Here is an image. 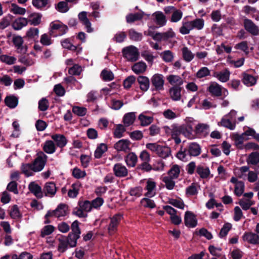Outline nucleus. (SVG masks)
Returning <instances> with one entry per match:
<instances>
[{
	"label": "nucleus",
	"mask_w": 259,
	"mask_h": 259,
	"mask_svg": "<svg viewBox=\"0 0 259 259\" xmlns=\"http://www.w3.org/2000/svg\"><path fill=\"white\" fill-rule=\"evenodd\" d=\"M78 208H76L73 211V213L79 218H86L87 213L92 209L91 202L89 201H82L78 203Z\"/></svg>",
	"instance_id": "f257e3e1"
},
{
	"label": "nucleus",
	"mask_w": 259,
	"mask_h": 259,
	"mask_svg": "<svg viewBox=\"0 0 259 259\" xmlns=\"http://www.w3.org/2000/svg\"><path fill=\"white\" fill-rule=\"evenodd\" d=\"M122 53L123 56L128 61H136L138 59L139 57V53L138 49L133 46H131L123 49Z\"/></svg>",
	"instance_id": "f03ea898"
},
{
	"label": "nucleus",
	"mask_w": 259,
	"mask_h": 259,
	"mask_svg": "<svg viewBox=\"0 0 259 259\" xmlns=\"http://www.w3.org/2000/svg\"><path fill=\"white\" fill-rule=\"evenodd\" d=\"M47 159V156L45 154L41 153L39 154L33 163L31 164L33 171L38 172L42 170L46 164Z\"/></svg>",
	"instance_id": "7ed1b4c3"
},
{
	"label": "nucleus",
	"mask_w": 259,
	"mask_h": 259,
	"mask_svg": "<svg viewBox=\"0 0 259 259\" xmlns=\"http://www.w3.org/2000/svg\"><path fill=\"white\" fill-rule=\"evenodd\" d=\"M67 207L65 204H60L57 208L53 211H49L45 215L46 219L51 217L60 218L64 217L67 214Z\"/></svg>",
	"instance_id": "20e7f679"
},
{
	"label": "nucleus",
	"mask_w": 259,
	"mask_h": 259,
	"mask_svg": "<svg viewBox=\"0 0 259 259\" xmlns=\"http://www.w3.org/2000/svg\"><path fill=\"white\" fill-rule=\"evenodd\" d=\"M151 81L155 90L162 91L164 89V80L162 74L158 73L154 74L151 78Z\"/></svg>",
	"instance_id": "39448f33"
},
{
	"label": "nucleus",
	"mask_w": 259,
	"mask_h": 259,
	"mask_svg": "<svg viewBox=\"0 0 259 259\" xmlns=\"http://www.w3.org/2000/svg\"><path fill=\"white\" fill-rule=\"evenodd\" d=\"M121 219L122 215L119 214H116L111 218L108 227V233L110 235H112L117 230V226Z\"/></svg>",
	"instance_id": "423d86ee"
},
{
	"label": "nucleus",
	"mask_w": 259,
	"mask_h": 259,
	"mask_svg": "<svg viewBox=\"0 0 259 259\" xmlns=\"http://www.w3.org/2000/svg\"><path fill=\"white\" fill-rule=\"evenodd\" d=\"M184 222L186 226L191 228L195 227L197 224V220L195 215L189 211L185 212Z\"/></svg>",
	"instance_id": "0eeeda50"
},
{
	"label": "nucleus",
	"mask_w": 259,
	"mask_h": 259,
	"mask_svg": "<svg viewBox=\"0 0 259 259\" xmlns=\"http://www.w3.org/2000/svg\"><path fill=\"white\" fill-rule=\"evenodd\" d=\"M153 21L159 27L164 26L166 23V19L165 16L161 11H156L152 15Z\"/></svg>",
	"instance_id": "6e6552de"
},
{
	"label": "nucleus",
	"mask_w": 259,
	"mask_h": 259,
	"mask_svg": "<svg viewBox=\"0 0 259 259\" xmlns=\"http://www.w3.org/2000/svg\"><path fill=\"white\" fill-rule=\"evenodd\" d=\"M230 182L235 185V194L238 196H241L244 191V183L238 181L235 177H232L230 180Z\"/></svg>",
	"instance_id": "1a4fd4ad"
},
{
	"label": "nucleus",
	"mask_w": 259,
	"mask_h": 259,
	"mask_svg": "<svg viewBox=\"0 0 259 259\" xmlns=\"http://www.w3.org/2000/svg\"><path fill=\"white\" fill-rule=\"evenodd\" d=\"M236 121H232L228 117V115H225L222 117L221 121L218 123L219 126H222L226 127L230 130H233L236 126Z\"/></svg>",
	"instance_id": "9d476101"
},
{
	"label": "nucleus",
	"mask_w": 259,
	"mask_h": 259,
	"mask_svg": "<svg viewBox=\"0 0 259 259\" xmlns=\"http://www.w3.org/2000/svg\"><path fill=\"white\" fill-rule=\"evenodd\" d=\"M230 74V71L225 69L221 71L215 72L213 75L220 81L226 82L229 80Z\"/></svg>",
	"instance_id": "9b49d317"
},
{
	"label": "nucleus",
	"mask_w": 259,
	"mask_h": 259,
	"mask_svg": "<svg viewBox=\"0 0 259 259\" xmlns=\"http://www.w3.org/2000/svg\"><path fill=\"white\" fill-rule=\"evenodd\" d=\"M147 192L145 195L148 197H152L156 194V183L151 179L147 180L145 188Z\"/></svg>",
	"instance_id": "f8f14e48"
},
{
	"label": "nucleus",
	"mask_w": 259,
	"mask_h": 259,
	"mask_svg": "<svg viewBox=\"0 0 259 259\" xmlns=\"http://www.w3.org/2000/svg\"><path fill=\"white\" fill-rule=\"evenodd\" d=\"M130 142L127 140L122 139L117 142L114 146L117 151H126L130 150Z\"/></svg>",
	"instance_id": "ddd939ff"
},
{
	"label": "nucleus",
	"mask_w": 259,
	"mask_h": 259,
	"mask_svg": "<svg viewBox=\"0 0 259 259\" xmlns=\"http://www.w3.org/2000/svg\"><path fill=\"white\" fill-rule=\"evenodd\" d=\"M51 31L58 30L59 35H62L65 33L67 30V27L59 21H54L50 24Z\"/></svg>",
	"instance_id": "4468645a"
},
{
	"label": "nucleus",
	"mask_w": 259,
	"mask_h": 259,
	"mask_svg": "<svg viewBox=\"0 0 259 259\" xmlns=\"http://www.w3.org/2000/svg\"><path fill=\"white\" fill-rule=\"evenodd\" d=\"M115 175L118 177H124L127 175L128 170L126 167L121 163L115 164L113 167Z\"/></svg>",
	"instance_id": "2eb2a0df"
},
{
	"label": "nucleus",
	"mask_w": 259,
	"mask_h": 259,
	"mask_svg": "<svg viewBox=\"0 0 259 259\" xmlns=\"http://www.w3.org/2000/svg\"><path fill=\"white\" fill-rule=\"evenodd\" d=\"M181 88L178 86H174L170 88L169 94L170 98L175 101H180L181 99Z\"/></svg>",
	"instance_id": "dca6fc26"
},
{
	"label": "nucleus",
	"mask_w": 259,
	"mask_h": 259,
	"mask_svg": "<svg viewBox=\"0 0 259 259\" xmlns=\"http://www.w3.org/2000/svg\"><path fill=\"white\" fill-rule=\"evenodd\" d=\"M243 240L252 244H257L259 243V236L253 233H246L243 236Z\"/></svg>",
	"instance_id": "f3484780"
},
{
	"label": "nucleus",
	"mask_w": 259,
	"mask_h": 259,
	"mask_svg": "<svg viewBox=\"0 0 259 259\" xmlns=\"http://www.w3.org/2000/svg\"><path fill=\"white\" fill-rule=\"evenodd\" d=\"M28 24V20L24 17H19L16 19L12 23L13 28L16 30L21 29Z\"/></svg>",
	"instance_id": "a211bd4d"
},
{
	"label": "nucleus",
	"mask_w": 259,
	"mask_h": 259,
	"mask_svg": "<svg viewBox=\"0 0 259 259\" xmlns=\"http://www.w3.org/2000/svg\"><path fill=\"white\" fill-rule=\"evenodd\" d=\"M233 140L234 141L235 145L238 148L243 149V143L244 141L248 140L246 138L243 133L241 135H239L236 133H233L232 135Z\"/></svg>",
	"instance_id": "6ab92c4d"
},
{
	"label": "nucleus",
	"mask_w": 259,
	"mask_h": 259,
	"mask_svg": "<svg viewBox=\"0 0 259 259\" xmlns=\"http://www.w3.org/2000/svg\"><path fill=\"white\" fill-rule=\"evenodd\" d=\"M44 191L46 196L52 197L54 196L57 191L56 185L53 182H47L46 183Z\"/></svg>",
	"instance_id": "aec40b11"
},
{
	"label": "nucleus",
	"mask_w": 259,
	"mask_h": 259,
	"mask_svg": "<svg viewBox=\"0 0 259 259\" xmlns=\"http://www.w3.org/2000/svg\"><path fill=\"white\" fill-rule=\"evenodd\" d=\"M209 125L205 123H199L195 126V133L201 136L205 137L209 133Z\"/></svg>",
	"instance_id": "412c9836"
},
{
	"label": "nucleus",
	"mask_w": 259,
	"mask_h": 259,
	"mask_svg": "<svg viewBox=\"0 0 259 259\" xmlns=\"http://www.w3.org/2000/svg\"><path fill=\"white\" fill-rule=\"evenodd\" d=\"M180 132L182 133L185 137L189 139L194 138V136L192 134L193 126L191 124H183L179 128Z\"/></svg>",
	"instance_id": "4be33fe9"
},
{
	"label": "nucleus",
	"mask_w": 259,
	"mask_h": 259,
	"mask_svg": "<svg viewBox=\"0 0 259 259\" xmlns=\"http://www.w3.org/2000/svg\"><path fill=\"white\" fill-rule=\"evenodd\" d=\"M208 91L213 96H220L222 95V87L215 82L210 83Z\"/></svg>",
	"instance_id": "5701e85b"
},
{
	"label": "nucleus",
	"mask_w": 259,
	"mask_h": 259,
	"mask_svg": "<svg viewBox=\"0 0 259 259\" xmlns=\"http://www.w3.org/2000/svg\"><path fill=\"white\" fill-rule=\"evenodd\" d=\"M52 139L56 143L57 146L60 148L64 147L67 143L65 137L61 134H55L51 136Z\"/></svg>",
	"instance_id": "b1692460"
},
{
	"label": "nucleus",
	"mask_w": 259,
	"mask_h": 259,
	"mask_svg": "<svg viewBox=\"0 0 259 259\" xmlns=\"http://www.w3.org/2000/svg\"><path fill=\"white\" fill-rule=\"evenodd\" d=\"M29 191L38 198L42 197L41 188L35 182H31L28 186Z\"/></svg>",
	"instance_id": "393cba45"
},
{
	"label": "nucleus",
	"mask_w": 259,
	"mask_h": 259,
	"mask_svg": "<svg viewBox=\"0 0 259 259\" xmlns=\"http://www.w3.org/2000/svg\"><path fill=\"white\" fill-rule=\"evenodd\" d=\"M87 15V12H82L78 14V18L82 24L85 25L87 31L90 33L93 31V29L91 27V23L88 19Z\"/></svg>",
	"instance_id": "a878e982"
},
{
	"label": "nucleus",
	"mask_w": 259,
	"mask_h": 259,
	"mask_svg": "<svg viewBox=\"0 0 259 259\" xmlns=\"http://www.w3.org/2000/svg\"><path fill=\"white\" fill-rule=\"evenodd\" d=\"M147 112H143L140 114L138 117V119L142 126H147L153 122V116L147 115Z\"/></svg>",
	"instance_id": "bb28decb"
},
{
	"label": "nucleus",
	"mask_w": 259,
	"mask_h": 259,
	"mask_svg": "<svg viewBox=\"0 0 259 259\" xmlns=\"http://www.w3.org/2000/svg\"><path fill=\"white\" fill-rule=\"evenodd\" d=\"M13 41L19 52L25 53L26 52V50L23 46L24 41L21 36H14L13 38Z\"/></svg>",
	"instance_id": "cd10ccee"
},
{
	"label": "nucleus",
	"mask_w": 259,
	"mask_h": 259,
	"mask_svg": "<svg viewBox=\"0 0 259 259\" xmlns=\"http://www.w3.org/2000/svg\"><path fill=\"white\" fill-rule=\"evenodd\" d=\"M42 15L37 13H33L28 16V23L33 26H37L41 23Z\"/></svg>",
	"instance_id": "c85d7f7f"
},
{
	"label": "nucleus",
	"mask_w": 259,
	"mask_h": 259,
	"mask_svg": "<svg viewBox=\"0 0 259 259\" xmlns=\"http://www.w3.org/2000/svg\"><path fill=\"white\" fill-rule=\"evenodd\" d=\"M244 27L245 29L253 35L258 33V29L257 27L250 20L245 19L244 20Z\"/></svg>",
	"instance_id": "c756f323"
},
{
	"label": "nucleus",
	"mask_w": 259,
	"mask_h": 259,
	"mask_svg": "<svg viewBox=\"0 0 259 259\" xmlns=\"http://www.w3.org/2000/svg\"><path fill=\"white\" fill-rule=\"evenodd\" d=\"M188 151L190 156H197L201 153V148L198 144L191 143L189 145Z\"/></svg>",
	"instance_id": "7c9ffc66"
},
{
	"label": "nucleus",
	"mask_w": 259,
	"mask_h": 259,
	"mask_svg": "<svg viewBox=\"0 0 259 259\" xmlns=\"http://www.w3.org/2000/svg\"><path fill=\"white\" fill-rule=\"evenodd\" d=\"M138 82L140 85V88L141 90L144 92L147 91L150 85V82L149 78L144 76H140L138 78Z\"/></svg>",
	"instance_id": "2f4dec72"
},
{
	"label": "nucleus",
	"mask_w": 259,
	"mask_h": 259,
	"mask_svg": "<svg viewBox=\"0 0 259 259\" xmlns=\"http://www.w3.org/2000/svg\"><path fill=\"white\" fill-rule=\"evenodd\" d=\"M249 168V167L247 166L237 167L234 169V172L238 178L245 179L246 178V172H248Z\"/></svg>",
	"instance_id": "473e14b6"
},
{
	"label": "nucleus",
	"mask_w": 259,
	"mask_h": 259,
	"mask_svg": "<svg viewBox=\"0 0 259 259\" xmlns=\"http://www.w3.org/2000/svg\"><path fill=\"white\" fill-rule=\"evenodd\" d=\"M242 81L244 84L248 87L253 85L256 82V78L255 76L246 73L243 74Z\"/></svg>",
	"instance_id": "72a5a7b5"
},
{
	"label": "nucleus",
	"mask_w": 259,
	"mask_h": 259,
	"mask_svg": "<svg viewBox=\"0 0 259 259\" xmlns=\"http://www.w3.org/2000/svg\"><path fill=\"white\" fill-rule=\"evenodd\" d=\"M167 80L171 85L179 87L183 84V80L179 75H169L167 77Z\"/></svg>",
	"instance_id": "f704fd0d"
},
{
	"label": "nucleus",
	"mask_w": 259,
	"mask_h": 259,
	"mask_svg": "<svg viewBox=\"0 0 259 259\" xmlns=\"http://www.w3.org/2000/svg\"><path fill=\"white\" fill-rule=\"evenodd\" d=\"M138 157L135 153L131 152L125 157V161L126 164L130 167H134L137 162Z\"/></svg>",
	"instance_id": "c9c22d12"
},
{
	"label": "nucleus",
	"mask_w": 259,
	"mask_h": 259,
	"mask_svg": "<svg viewBox=\"0 0 259 259\" xmlns=\"http://www.w3.org/2000/svg\"><path fill=\"white\" fill-rule=\"evenodd\" d=\"M196 172L202 179L207 178L210 174L209 168L203 165H198L196 168Z\"/></svg>",
	"instance_id": "e433bc0d"
},
{
	"label": "nucleus",
	"mask_w": 259,
	"mask_h": 259,
	"mask_svg": "<svg viewBox=\"0 0 259 259\" xmlns=\"http://www.w3.org/2000/svg\"><path fill=\"white\" fill-rule=\"evenodd\" d=\"M80 187L81 185L79 183L73 184L68 192V197L72 198L76 197L78 194Z\"/></svg>",
	"instance_id": "4c0bfd02"
},
{
	"label": "nucleus",
	"mask_w": 259,
	"mask_h": 259,
	"mask_svg": "<svg viewBox=\"0 0 259 259\" xmlns=\"http://www.w3.org/2000/svg\"><path fill=\"white\" fill-rule=\"evenodd\" d=\"M193 30L191 21H183L182 26L180 28V32L182 34H189Z\"/></svg>",
	"instance_id": "58836bf2"
},
{
	"label": "nucleus",
	"mask_w": 259,
	"mask_h": 259,
	"mask_svg": "<svg viewBox=\"0 0 259 259\" xmlns=\"http://www.w3.org/2000/svg\"><path fill=\"white\" fill-rule=\"evenodd\" d=\"M147 68V65L143 62H139L135 63L132 67V70L136 74L144 72Z\"/></svg>",
	"instance_id": "ea45409f"
},
{
	"label": "nucleus",
	"mask_w": 259,
	"mask_h": 259,
	"mask_svg": "<svg viewBox=\"0 0 259 259\" xmlns=\"http://www.w3.org/2000/svg\"><path fill=\"white\" fill-rule=\"evenodd\" d=\"M136 119L135 113L129 112L125 114L123 118V122L126 126L132 124Z\"/></svg>",
	"instance_id": "a19ab883"
},
{
	"label": "nucleus",
	"mask_w": 259,
	"mask_h": 259,
	"mask_svg": "<svg viewBox=\"0 0 259 259\" xmlns=\"http://www.w3.org/2000/svg\"><path fill=\"white\" fill-rule=\"evenodd\" d=\"M0 60L7 65H11L16 62L17 58L14 56L2 55L0 56Z\"/></svg>",
	"instance_id": "79ce46f5"
},
{
	"label": "nucleus",
	"mask_w": 259,
	"mask_h": 259,
	"mask_svg": "<svg viewBox=\"0 0 259 259\" xmlns=\"http://www.w3.org/2000/svg\"><path fill=\"white\" fill-rule=\"evenodd\" d=\"M182 51L183 58L186 62H189L194 59L195 55L187 47H184Z\"/></svg>",
	"instance_id": "37998d69"
},
{
	"label": "nucleus",
	"mask_w": 259,
	"mask_h": 259,
	"mask_svg": "<svg viewBox=\"0 0 259 259\" xmlns=\"http://www.w3.org/2000/svg\"><path fill=\"white\" fill-rule=\"evenodd\" d=\"M246 161L248 164L256 165L259 162V153L252 152L248 156Z\"/></svg>",
	"instance_id": "c03bdc74"
},
{
	"label": "nucleus",
	"mask_w": 259,
	"mask_h": 259,
	"mask_svg": "<svg viewBox=\"0 0 259 259\" xmlns=\"http://www.w3.org/2000/svg\"><path fill=\"white\" fill-rule=\"evenodd\" d=\"M44 150L48 154L53 153L56 150L54 143L52 141H47L44 144Z\"/></svg>",
	"instance_id": "a18cd8bd"
},
{
	"label": "nucleus",
	"mask_w": 259,
	"mask_h": 259,
	"mask_svg": "<svg viewBox=\"0 0 259 259\" xmlns=\"http://www.w3.org/2000/svg\"><path fill=\"white\" fill-rule=\"evenodd\" d=\"M238 203L243 210H247L254 204V202L249 199L243 198L239 200Z\"/></svg>",
	"instance_id": "49530a36"
},
{
	"label": "nucleus",
	"mask_w": 259,
	"mask_h": 259,
	"mask_svg": "<svg viewBox=\"0 0 259 259\" xmlns=\"http://www.w3.org/2000/svg\"><path fill=\"white\" fill-rule=\"evenodd\" d=\"M180 173V167L177 164L174 165L168 171V176L174 179L178 178Z\"/></svg>",
	"instance_id": "de8ad7c7"
},
{
	"label": "nucleus",
	"mask_w": 259,
	"mask_h": 259,
	"mask_svg": "<svg viewBox=\"0 0 259 259\" xmlns=\"http://www.w3.org/2000/svg\"><path fill=\"white\" fill-rule=\"evenodd\" d=\"M171 154L170 149L165 146H160V148L158 153V155L163 158H165Z\"/></svg>",
	"instance_id": "09e8293b"
},
{
	"label": "nucleus",
	"mask_w": 259,
	"mask_h": 259,
	"mask_svg": "<svg viewBox=\"0 0 259 259\" xmlns=\"http://www.w3.org/2000/svg\"><path fill=\"white\" fill-rule=\"evenodd\" d=\"M172 179H174L168 176H164L162 179V181L164 183L165 187L168 190H172L175 186V182Z\"/></svg>",
	"instance_id": "8fccbe9b"
},
{
	"label": "nucleus",
	"mask_w": 259,
	"mask_h": 259,
	"mask_svg": "<svg viewBox=\"0 0 259 259\" xmlns=\"http://www.w3.org/2000/svg\"><path fill=\"white\" fill-rule=\"evenodd\" d=\"M11 11L15 15H24L26 12L25 8L18 6L16 4H11Z\"/></svg>",
	"instance_id": "3c124183"
},
{
	"label": "nucleus",
	"mask_w": 259,
	"mask_h": 259,
	"mask_svg": "<svg viewBox=\"0 0 259 259\" xmlns=\"http://www.w3.org/2000/svg\"><path fill=\"white\" fill-rule=\"evenodd\" d=\"M107 146L105 144H100L95 151L94 155L97 158H100L103 154L107 151Z\"/></svg>",
	"instance_id": "603ef678"
},
{
	"label": "nucleus",
	"mask_w": 259,
	"mask_h": 259,
	"mask_svg": "<svg viewBox=\"0 0 259 259\" xmlns=\"http://www.w3.org/2000/svg\"><path fill=\"white\" fill-rule=\"evenodd\" d=\"M168 203L173 205L174 206L180 209H184V204L183 201L179 199L168 198L167 202Z\"/></svg>",
	"instance_id": "864d4df0"
},
{
	"label": "nucleus",
	"mask_w": 259,
	"mask_h": 259,
	"mask_svg": "<svg viewBox=\"0 0 259 259\" xmlns=\"http://www.w3.org/2000/svg\"><path fill=\"white\" fill-rule=\"evenodd\" d=\"M144 13L130 14L126 16V21L128 23L133 22L135 21L141 19L143 18Z\"/></svg>",
	"instance_id": "5fc2aeb1"
},
{
	"label": "nucleus",
	"mask_w": 259,
	"mask_h": 259,
	"mask_svg": "<svg viewBox=\"0 0 259 259\" xmlns=\"http://www.w3.org/2000/svg\"><path fill=\"white\" fill-rule=\"evenodd\" d=\"M160 56L162 57L163 61L166 62H171L174 59V54L173 53L169 51H165L162 52L160 54Z\"/></svg>",
	"instance_id": "6e6d98bb"
},
{
	"label": "nucleus",
	"mask_w": 259,
	"mask_h": 259,
	"mask_svg": "<svg viewBox=\"0 0 259 259\" xmlns=\"http://www.w3.org/2000/svg\"><path fill=\"white\" fill-rule=\"evenodd\" d=\"M191 21L193 29H196L197 30H201L204 27V21L202 19H196Z\"/></svg>",
	"instance_id": "4d7b16f0"
},
{
	"label": "nucleus",
	"mask_w": 259,
	"mask_h": 259,
	"mask_svg": "<svg viewBox=\"0 0 259 259\" xmlns=\"http://www.w3.org/2000/svg\"><path fill=\"white\" fill-rule=\"evenodd\" d=\"M72 175L75 178L77 179H82L86 176V172L84 170L75 167L72 170Z\"/></svg>",
	"instance_id": "13d9d810"
},
{
	"label": "nucleus",
	"mask_w": 259,
	"mask_h": 259,
	"mask_svg": "<svg viewBox=\"0 0 259 259\" xmlns=\"http://www.w3.org/2000/svg\"><path fill=\"white\" fill-rule=\"evenodd\" d=\"M101 76L104 80L107 81L112 80L114 78L113 73L111 71L106 69L102 71Z\"/></svg>",
	"instance_id": "bf43d9fd"
},
{
	"label": "nucleus",
	"mask_w": 259,
	"mask_h": 259,
	"mask_svg": "<svg viewBox=\"0 0 259 259\" xmlns=\"http://www.w3.org/2000/svg\"><path fill=\"white\" fill-rule=\"evenodd\" d=\"M21 170L26 176H31L33 175V170L31 164H23L21 166Z\"/></svg>",
	"instance_id": "052dcab7"
},
{
	"label": "nucleus",
	"mask_w": 259,
	"mask_h": 259,
	"mask_svg": "<svg viewBox=\"0 0 259 259\" xmlns=\"http://www.w3.org/2000/svg\"><path fill=\"white\" fill-rule=\"evenodd\" d=\"M5 103L8 106L13 108L17 106L18 100L15 97H8L5 99Z\"/></svg>",
	"instance_id": "680f3d73"
},
{
	"label": "nucleus",
	"mask_w": 259,
	"mask_h": 259,
	"mask_svg": "<svg viewBox=\"0 0 259 259\" xmlns=\"http://www.w3.org/2000/svg\"><path fill=\"white\" fill-rule=\"evenodd\" d=\"M210 70L206 67L201 68L196 73V77L198 78H203L210 75Z\"/></svg>",
	"instance_id": "e2e57ef3"
},
{
	"label": "nucleus",
	"mask_w": 259,
	"mask_h": 259,
	"mask_svg": "<svg viewBox=\"0 0 259 259\" xmlns=\"http://www.w3.org/2000/svg\"><path fill=\"white\" fill-rule=\"evenodd\" d=\"M125 131V129L123 125L119 124L115 127L114 130V136L116 138H120L123 136V134Z\"/></svg>",
	"instance_id": "0e129e2a"
},
{
	"label": "nucleus",
	"mask_w": 259,
	"mask_h": 259,
	"mask_svg": "<svg viewBox=\"0 0 259 259\" xmlns=\"http://www.w3.org/2000/svg\"><path fill=\"white\" fill-rule=\"evenodd\" d=\"M129 36L131 39L135 41H140L142 39V34L134 29L129 30Z\"/></svg>",
	"instance_id": "69168bd1"
},
{
	"label": "nucleus",
	"mask_w": 259,
	"mask_h": 259,
	"mask_svg": "<svg viewBox=\"0 0 259 259\" xmlns=\"http://www.w3.org/2000/svg\"><path fill=\"white\" fill-rule=\"evenodd\" d=\"M182 12L179 10H176L174 11L172 14L171 17V21L172 22H177L182 19Z\"/></svg>",
	"instance_id": "338daca9"
},
{
	"label": "nucleus",
	"mask_w": 259,
	"mask_h": 259,
	"mask_svg": "<svg viewBox=\"0 0 259 259\" xmlns=\"http://www.w3.org/2000/svg\"><path fill=\"white\" fill-rule=\"evenodd\" d=\"M33 256L29 253L23 252L19 255L14 254L12 256V259H32Z\"/></svg>",
	"instance_id": "774afa93"
}]
</instances>
